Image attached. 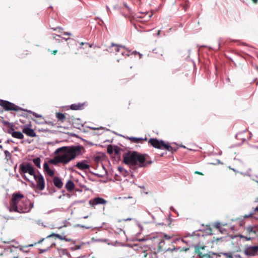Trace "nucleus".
<instances>
[{"instance_id": "393cba45", "label": "nucleus", "mask_w": 258, "mask_h": 258, "mask_svg": "<svg viewBox=\"0 0 258 258\" xmlns=\"http://www.w3.org/2000/svg\"><path fill=\"white\" fill-rule=\"evenodd\" d=\"M163 148L165 149L166 150L173 152V148L168 144H165L164 142L163 145Z\"/></svg>"}, {"instance_id": "dca6fc26", "label": "nucleus", "mask_w": 258, "mask_h": 258, "mask_svg": "<svg viewBox=\"0 0 258 258\" xmlns=\"http://www.w3.org/2000/svg\"><path fill=\"white\" fill-rule=\"evenodd\" d=\"M49 163L54 165H56L58 163H61L64 164V161L61 158L60 154L54 157V158L49 160Z\"/></svg>"}, {"instance_id": "a878e982", "label": "nucleus", "mask_w": 258, "mask_h": 258, "mask_svg": "<svg viewBox=\"0 0 258 258\" xmlns=\"http://www.w3.org/2000/svg\"><path fill=\"white\" fill-rule=\"evenodd\" d=\"M23 111H26L27 112H29V113H31L32 114H33L35 117H37V118H41L42 117V115H40V114H38L32 111H31V110H27V109H23Z\"/></svg>"}, {"instance_id": "f704fd0d", "label": "nucleus", "mask_w": 258, "mask_h": 258, "mask_svg": "<svg viewBox=\"0 0 258 258\" xmlns=\"http://www.w3.org/2000/svg\"><path fill=\"white\" fill-rule=\"evenodd\" d=\"M159 234H162V238L164 237L166 240H169L171 238V237L170 235H168L166 234L160 233Z\"/></svg>"}, {"instance_id": "e433bc0d", "label": "nucleus", "mask_w": 258, "mask_h": 258, "mask_svg": "<svg viewBox=\"0 0 258 258\" xmlns=\"http://www.w3.org/2000/svg\"><path fill=\"white\" fill-rule=\"evenodd\" d=\"M239 236L240 238H244L247 241H249L252 239V238L250 237L245 236L242 235H240Z\"/></svg>"}, {"instance_id": "9b49d317", "label": "nucleus", "mask_w": 258, "mask_h": 258, "mask_svg": "<svg viewBox=\"0 0 258 258\" xmlns=\"http://www.w3.org/2000/svg\"><path fill=\"white\" fill-rule=\"evenodd\" d=\"M149 142L155 148L159 149H163V145L164 143L163 140H159L157 139L151 138L149 140Z\"/></svg>"}, {"instance_id": "20e7f679", "label": "nucleus", "mask_w": 258, "mask_h": 258, "mask_svg": "<svg viewBox=\"0 0 258 258\" xmlns=\"http://www.w3.org/2000/svg\"><path fill=\"white\" fill-rule=\"evenodd\" d=\"M23 198V195L21 193H14L12 195L10 206L8 207L9 211L12 212L17 211V207L19 206L20 201Z\"/></svg>"}, {"instance_id": "69168bd1", "label": "nucleus", "mask_w": 258, "mask_h": 258, "mask_svg": "<svg viewBox=\"0 0 258 258\" xmlns=\"http://www.w3.org/2000/svg\"><path fill=\"white\" fill-rule=\"evenodd\" d=\"M240 135V134H237L236 135V138H237L238 136Z\"/></svg>"}, {"instance_id": "39448f33", "label": "nucleus", "mask_w": 258, "mask_h": 258, "mask_svg": "<svg viewBox=\"0 0 258 258\" xmlns=\"http://www.w3.org/2000/svg\"><path fill=\"white\" fill-rule=\"evenodd\" d=\"M33 206L34 204L33 202L29 200H26L19 204V206L17 207L18 210L15 211V212L19 213L29 212L33 208Z\"/></svg>"}, {"instance_id": "3c124183", "label": "nucleus", "mask_w": 258, "mask_h": 258, "mask_svg": "<svg viewBox=\"0 0 258 258\" xmlns=\"http://www.w3.org/2000/svg\"><path fill=\"white\" fill-rule=\"evenodd\" d=\"M53 38H54V39H55V36L60 37V36H59V35H56V34H53Z\"/></svg>"}, {"instance_id": "4d7b16f0", "label": "nucleus", "mask_w": 258, "mask_h": 258, "mask_svg": "<svg viewBox=\"0 0 258 258\" xmlns=\"http://www.w3.org/2000/svg\"><path fill=\"white\" fill-rule=\"evenodd\" d=\"M23 178H25L26 179V180H28V179L27 178V177H26V175H24V176H23Z\"/></svg>"}, {"instance_id": "e2e57ef3", "label": "nucleus", "mask_w": 258, "mask_h": 258, "mask_svg": "<svg viewBox=\"0 0 258 258\" xmlns=\"http://www.w3.org/2000/svg\"><path fill=\"white\" fill-rule=\"evenodd\" d=\"M56 52H57V50H54V51H53V53L54 54H55Z\"/></svg>"}, {"instance_id": "13d9d810", "label": "nucleus", "mask_w": 258, "mask_h": 258, "mask_svg": "<svg viewBox=\"0 0 258 258\" xmlns=\"http://www.w3.org/2000/svg\"><path fill=\"white\" fill-rule=\"evenodd\" d=\"M88 44L87 43H83V42H82V43H81V45H84V44Z\"/></svg>"}, {"instance_id": "c03bdc74", "label": "nucleus", "mask_w": 258, "mask_h": 258, "mask_svg": "<svg viewBox=\"0 0 258 258\" xmlns=\"http://www.w3.org/2000/svg\"><path fill=\"white\" fill-rule=\"evenodd\" d=\"M106 8L108 13L110 12V10L108 6H106Z\"/></svg>"}, {"instance_id": "a18cd8bd", "label": "nucleus", "mask_w": 258, "mask_h": 258, "mask_svg": "<svg viewBox=\"0 0 258 258\" xmlns=\"http://www.w3.org/2000/svg\"><path fill=\"white\" fill-rule=\"evenodd\" d=\"M64 35L71 36V33H70V32H64Z\"/></svg>"}, {"instance_id": "58836bf2", "label": "nucleus", "mask_w": 258, "mask_h": 258, "mask_svg": "<svg viewBox=\"0 0 258 258\" xmlns=\"http://www.w3.org/2000/svg\"><path fill=\"white\" fill-rule=\"evenodd\" d=\"M81 247H82V245H76L74 248H72V249L74 250L80 249L81 248Z\"/></svg>"}, {"instance_id": "680f3d73", "label": "nucleus", "mask_w": 258, "mask_h": 258, "mask_svg": "<svg viewBox=\"0 0 258 258\" xmlns=\"http://www.w3.org/2000/svg\"><path fill=\"white\" fill-rule=\"evenodd\" d=\"M196 173L197 174H202V173H201L200 172H198V171L196 172Z\"/></svg>"}, {"instance_id": "6ab92c4d", "label": "nucleus", "mask_w": 258, "mask_h": 258, "mask_svg": "<svg viewBox=\"0 0 258 258\" xmlns=\"http://www.w3.org/2000/svg\"><path fill=\"white\" fill-rule=\"evenodd\" d=\"M75 184L71 180H69L66 184V188L69 191L73 190Z\"/></svg>"}, {"instance_id": "0eeeda50", "label": "nucleus", "mask_w": 258, "mask_h": 258, "mask_svg": "<svg viewBox=\"0 0 258 258\" xmlns=\"http://www.w3.org/2000/svg\"><path fill=\"white\" fill-rule=\"evenodd\" d=\"M111 46L114 47V51L116 55L120 54L121 55L125 57L130 55L131 51L126 48L125 46L115 44L113 43L111 44Z\"/></svg>"}, {"instance_id": "ea45409f", "label": "nucleus", "mask_w": 258, "mask_h": 258, "mask_svg": "<svg viewBox=\"0 0 258 258\" xmlns=\"http://www.w3.org/2000/svg\"><path fill=\"white\" fill-rule=\"evenodd\" d=\"M113 152V149L111 147H108L107 148V152L109 154H111Z\"/></svg>"}, {"instance_id": "4468645a", "label": "nucleus", "mask_w": 258, "mask_h": 258, "mask_svg": "<svg viewBox=\"0 0 258 258\" xmlns=\"http://www.w3.org/2000/svg\"><path fill=\"white\" fill-rule=\"evenodd\" d=\"M23 132L28 136L31 137H34L36 136L34 131L30 128L28 125H26L23 126Z\"/></svg>"}, {"instance_id": "1a4fd4ad", "label": "nucleus", "mask_w": 258, "mask_h": 258, "mask_svg": "<svg viewBox=\"0 0 258 258\" xmlns=\"http://www.w3.org/2000/svg\"><path fill=\"white\" fill-rule=\"evenodd\" d=\"M33 176L36 182L37 188L40 190H43L45 187V181L42 174L39 172L37 174L35 173Z\"/></svg>"}, {"instance_id": "603ef678", "label": "nucleus", "mask_w": 258, "mask_h": 258, "mask_svg": "<svg viewBox=\"0 0 258 258\" xmlns=\"http://www.w3.org/2000/svg\"><path fill=\"white\" fill-rule=\"evenodd\" d=\"M166 154V152H165V153H161V154L160 155V157H162V156H163L164 155H165Z\"/></svg>"}, {"instance_id": "423d86ee", "label": "nucleus", "mask_w": 258, "mask_h": 258, "mask_svg": "<svg viewBox=\"0 0 258 258\" xmlns=\"http://www.w3.org/2000/svg\"><path fill=\"white\" fill-rule=\"evenodd\" d=\"M0 105L6 111H15L23 110L21 107L15 105L14 103L10 102L9 101L0 100Z\"/></svg>"}, {"instance_id": "6e6552de", "label": "nucleus", "mask_w": 258, "mask_h": 258, "mask_svg": "<svg viewBox=\"0 0 258 258\" xmlns=\"http://www.w3.org/2000/svg\"><path fill=\"white\" fill-rule=\"evenodd\" d=\"M19 172L20 173H28L31 175H34L35 171L32 166L29 163H21L19 165Z\"/></svg>"}, {"instance_id": "052dcab7", "label": "nucleus", "mask_w": 258, "mask_h": 258, "mask_svg": "<svg viewBox=\"0 0 258 258\" xmlns=\"http://www.w3.org/2000/svg\"><path fill=\"white\" fill-rule=\"evenodd\" d=\"M145 239H140V240H139V241H145Z\"/></svg>"}, {"instance_id": "de8ad7c7", "label": "nucleus", "mask_w": 258, "mask_h": 258, "mask_svg": "<svg viewBox=\"0 0 258 258\" xmlns=\"http://www.w3.org/2000/svg\"><path fill=\"white\" fill-rule=\"evenodd\" d=\"M220 223H216V227L217 228H219V227H220Z\"/></svg>"}, {"instance_id": "09e8293b", "label": "nucleus", "mask_w": 258, "mask_h": 258, "mask_svg": "<svg viewBox=\"0 0 258 258\" xmlns=\"http://www.w3.org/2000/svg\"><path fill=\"white\" fill-rule=\"evenodd\" d=\"M252 1V2L254 3V4H257L258 3V0H251Z\"/></svg>"}, {"instance_id": "c85d7f7f", "label": "nucleus", "mask_w": 258, "mask_h": 258, "mask_svg": "<svg viewBox=\"0 0 258 258\" xmlns=\"http://www.w3.org/2000/svg\"><path fill=\"white\" fill-rule=\"evenodd\" d=\"M246 231L247 233H255V230L252 226H248L246 228Z\"/></svg>"}, {"instance_id": "a211bd4d", "label": "nucleus", "mask_w": 258, "mask_h": 258, "mask_svg": "<svg viewBox=\"0 0 258 258\" xmlns=\"http://www.w3.org/2000/svg\"><path fill=\"white\" fill-rule=\"evenodd\" d=\"M3 251L4 254L7 255L8 258H18V256L12 251L4 250Z\"/></svg>"}, {"instance_id": "7ed1b4c3", "label": "nucleus", "mask_w": 258, "mask_h": 258, "mask_svg": "<svg viewBox=\"0 0 258 258\" xmlns=\"http://www.w3.org/2000/svg\"><path fill=\"white\" fill-rule=\"evenodd\" d=\"M153 238L155 240V243H158V248L159 250H164L163 248V245L165 244V242L164 240L162 239V234H156V236H153ZM166 252V255L169 254V252H171L172 253H177L179 251H181L180 247H174L173 248H168L167 249H164Z\"/></svg>"}, {"instance_id": "6e6d98bb", "label": "nucleus", "mask_w": 258, "mask_h": 258, "mask_svg": "<svg viewBox=\"0 0 258 258\" xmlns=\"http://www.w3.org/2000/svg\"><path fill=\"white\" fill-rule=\"evenodd\" d=\"M160 32H161V30H159L158 33H157V35L158 36H159Z\"/></svg>"}, {"instance_id": "473e14b6", "label": "nucleus", "mask_w": 258, "mask_h": 258, "mask_svg": "<svg viewBox=\"0 0 258 258\" xmlns=\"http://www.w3.org/2000/svg\"><path fill=\"white\" fill-rule=\"evenodd\" d=\"M46 172L50 176L52 177L54 175V172L53 170L49 169L47 171H46Z\"/></svg>"}, {"instance_id": "cd10ccee", "label": "nucleus", "mask_w": 258, "mask_h": 258, "mask_svg": "<svg viewBox=\"0 0 258 258\" xmlns=\"http://www.w3.org/2000/svg\"><path fill=\"white\" fill-rule=\"evenodd\" d=\"M52 236H55V237H56L57 238H58V239H59L60 240H62L63 238V237H62V236H61L59 234L52 233V234H50V235L48 236L47 237V238H48L52 237Z\"/></svg>"}, {"instance_id": "37998d69", "label": "nucleus", "mask_w": 258, "mask_h": 258, "mask_svg": "<svg viewBox=\"0 0 258 258\" xmlns=\"http://www.w3.org/2000/svg\"><path fill=\"white\" fill-rule=\"evenodd\" d=\"M62 240H65L66 241H67V242H69V241H71V239H70V238H66L65 236H64V237H63V239H62Z\"/></svg>"}, {"instance_id": "49530a36", "label": "nucleus", "mask_w": 258, "mask_h": 258, "mask_svg": "<svg viewBox=\"0 0 258 258\" xmlns=\"http://www.w3.org/2000/svg\"><path fill=\"white\" fill-rule=\"evenodd\" d=\"M133 54H136V53H138V54H139V55H140V58L141 57L142 54H140V53H139V52H137V51H133Z\"/></svg>"}, {"instance_id": "aec40b11", "label": "nucleus", "mask_w": 258, "mask_h": 258, "mask_svg": "<svg viewBox=\"0 0 258 258\" xmlns=\"http://www.w3.org/2000/svg\"><path fill=\"white\" fill-rule=\"evenodd\" d=\"M12 137L13 138L18 139H23L24 138L23 134L20 132H15L12 133Z\"/></svg>"}, {"instance_id": "f03ea898", "label": "nucleus", "mask_w": 258, "mask_h": 258, "mask_svg": "<svg viewBox=\"0 0 258 258\" xmlns=\"http://www.w3.org/2000/svg\"><path fill=\"white\" fill-rule=\"evenodd\" d=\"M123 162L125 164L136 166L139 167H145L147 164H151L152 161L146 162L145 155L141 154L136 151L128 152L123 155Z\"/></svg>"}, {"instance_id": "c9c22d12", "label": "nucleus", "mask_w": 258, "mask_h": 258, "mask_svg": "<svg viewBox=\"0 0 258 258\" xmlns=\"http://www.w3.org/2000/svg\"><path fill=\"white\" fill-rule=\"evenodd\" d=\"M55 245V243H52V244L50 245V246H49V247H48L47 248L44 249H40V250L41 252H45V251H47V250L49 249V248H50V247H52V246H53V245Z\"/></svg>"}, {"instance_id": "412c9836", "label": "nucleus", "mask_w": 258, "mask_h": 258, "mask_svg": "<svg viewBox=\"0 0 258 258\" xmlns=\"http://www.w3.org/2000/svg\"><path fill=\"white\" fill-rule=\"evenodd\" d=\"M56 117L57 118L60 120L61 122H64V119L66 118V116L64 114L61 112H57L56 113Z\"/></svg>"}, {"instance_id": "774afa93", "label": "nucleus", "mask_w": 258, "mask_h": 258, "mask_svg": "<svg viewBox=\"0 0 258 258\" xmlns=\"http://www.w3.org/2000/svg\"><path fill=\"white\" fill-rule=\"evenodd\" d=\"M190 238H191V239H193V238H194V236H190Z\"/></svg>"}, {"instance_id": "f8f14e48", "label": "nucleus", "mask_w": 258, "mask_h": 258, "mask_svg": "<svg viewBox=\"0 0 258 258\" xmlns=\"http://www.w3.org/2000/svg\"><path fill=\"white\" fill-rule=\"evenodd\" d=\"M107 201L102 198L96 197L89 201V204L90 206L94 207L97 205L105 204Z\"/></svg>"}, {"instance_id": "338daca9", "label": "nucleus", "mask_w": 258, "mask_h": 258, "mask_svg": "<svg viewBox=\"0 0 258 258\" xmlns=\"http://www.w3.org/2000/svg\"><path fill=\"white\" fill-rule=\"evenodd\" d=\"M88 217V216H84V219H86V218H87Z\"/></svg>"}, {"instance_id": "bb28decb", "label": "nucleus", "mask_w": 258, "mask_h": 258, "mask_svg": "<svg viewBox=\"0 0 258 258\" xmlns=\"http://www.w3.org/2000/svg\"><path fill=\"white\" fill-rule=\"evenodd\" d=\"M128 139L132 141L134 143H138L140 141L143 140L142 138H136V137H130L128 138Z\"/></svg>"}, {"instance_id": "864d4df0", "label": "nucleus", "mask_w": 258, "mask_h": 258, "mask_svg": "<svg viewBox=\"0 0 258 258\" xmlns=\"http://www.w3.org/2000/svg\"><path fill=\"white\" fill-rule=\"evenodd\" d=\"M114 151L115 153V154H118V151L117 150V149H114Z\"/></svg>"}, {"instance_id": "5701e85b", "label": "nucleus", "mask_w": 258, "mask_h": 258, "mask_svg": "<svg viewBox=\"0 0 258 258\" xmlns=\"http://www.w3.org/2000/svg\"><path fill=\"white\" fill-rule=\"evenodd\" d=\"M80 121V120L79 118L75 120L74 122H73L74 126L75 127L80 129L81 127L83 126V124L82 123L78 122Z\"/></svg>"}, {"instance_id": "9d476101", "label": "nucleus", "mask_w": 258, "mask_h": 258, "mask_svg": "<svg viewBox=\"0 0 258 258\" xmlns=\"http://www.w3.org/2000/svg\"><path fill=\"white\" fill-rule=\"evenodd\" d=\"M244 253L246 256H253L258 253V245L255 246H247L244 249Z\"/></svg>"}, {"instance_id": "2eb2a0df", "label": "nucleus", "mask_w": 258, "mask_h": 258, "mask_svg": "<svg viewBox=\"0 0 258 258\" xmlns=\"http://www.w3.org/2000/svg\"><path fill=\"white\" fill-rule=\"evenodd\" d=\"M198 256L200 258H214V256H219L220 255H217L216 253H214L213 252H209L207 253H203L202 252L199 251L198 253Z\"/></svg>"}, {"instance_id": "b1692460", "label": "nucleus", "mask_w": 258, "mask_h": 258, "mask_svg": "<svg viewBox=\"0 0 258 258\" xmlns=\"http://www.w3.org/2000/svg\"><path fill=\"white\" fill-rule=\"evenodd\" d=\"M81 107H82V104L80 103H79L78 104H73L71 105V109L74 110H79L81 108Z\"/></svg>"}, {"instance_id": "7c9ffc66", "label": "nucleus", "mask_w": 258, "mask_h": 258, "mask_svg": "<svg viewBox=\"0 0 258 258\" xmlns=\"http://www.w3.org/2000/svg\"><path fill=\"white\" fill-rule=\"evenodd\" d=\"M57 250L60 253H62V254H70L66 249H62V248H58Z\"/></svg>"}, {"instance_id": "8fccbe9b", "label": "nucleus", "mask_w": 258, "mask_h": 258, "mask_svg": "<svg viewBox=\"0 0 258 258\" xmlns=\"http://www.w3.org/2000/svg\"><path fill=\"white\" fill-rule=\"evenodd\" d=\"M10 142H13V141L12 140H10V139H8L7 142H6V143H10Z\"/></svg>"}, {"instance_id": "0e129e2a", "label": "nucleus", "mask_w": 258, "mask_h": 258, "mask_svg": "<svg viewBox=\"0 0 258 258\" xmlns=\"http://www.w3.org/2000/svg\"><path fill=\"white\" fill-rule=\"evenodd\" d=\"M152 17V15H149L148 18H150Z\"/></svg>"}, {"instance_id": "72a5a7b5", "label": "nucleus", "mask_w": 258, "mask_h": 258, "mask_svg": "<svg viewBox=\"0 0 258 258\" xmlns=\"http://www.w3.org/2000/svg\"><path fill=\"white\" fill-rule=\"evenodd\" d=\"M49 169H50L49 165L47 162H45L43 164V169L44 171L46 172Z\"/></svg>"}, {"instance_id": "bf43d9fd", "label": "nucleus", "mask_w": 258, "mask_h": 258, "mask_svg": "<svg viewBox=\"0 0 258 258\" xmlns=\"http://www.w3.org/2000/svg\"><path fill=\"white\" fill-rule=\"evenodd\" d=\"M0 149L1 150H3V146L2 145H0Z\"/></svg>"}, {"instance_id": "a19ab883", "label": "nucleus", "mask_w": 258, "mask_h": 258, "mask_svg": "<svg viewBox=\"0 0 258 258\" xmlns=\"http://www.w3.org/2000/svg\"><path fill=\"white\" fill-rule=\"evenodd\" d=\"M76 227H82V228H85L86 229H89L90 227H86L84 225H81V224H77L76 225Z\"/></svg>"}, {"instance_id": "f257e3e1", "label": "nucleus", "mask_w": 258, "mask_h": 258, "mask_svg": "<svg viewBox=\"0 0 258 258\" xmlns=\"http://www.w3.org/2000/svg\"><path fill=\"white\" fill-rule=\"evenodd\" d=\"M83 149V147L80 145L63 146L57 148L54 152V154L60 153V155L64 161V164H67L77 156L82 155Z\"/></svg>"}, {"instance_id": "5fc2aeb1", "label": "nucleus", "mask_w": 258, "mask_h": 258, "mask_svg": "<svg viewBox=\"0 0 258 258\" xmlns=\"http://www.w3.org/2000/svg\"><path fill=\"white\" fill-rule=\"evenodd\" d=\"M118 169L121 171L122 170H123V168L121 167H118Z\"/></svg>"}, {"instance_id": "79ce46f5", "label": "nucleus", "mask_w": 258, "mask_h": 258, "mask_svg": "<svg viewBox=\"0 0 258 258\" xmlns=\"http://www.w3.org/2000/svg\"><path fill=\"white\" fill-rule=\"evenodd\" d=\"M224 254L226 255L229 258H232L233 257L232 256L231 253H224Z\"/></svg>"}, {"instance_id": "4c0bfd02", "label": "nucleus", "mask_w": 258, "mask_h": 258, "mask_svg": "<svg viewBox=\"0 0 258 258\" xmlns=\"http://www.w3.org/2000/svg\"><path fill=\"white\" fill-rule=\"evenodd\" d=\"M14 128H13V126L12 125L11 127L8 130V133L10 134H11L12 135L13 132H15Z\"/></svg>"}, {"instance_id": "4be33fe9", "label": "nucleus", "mask_w": 258, "mask_h": 258, "mask_svg": "<svg viewBox=\"0 0 258 258\" xmlns=\"http://www.w3.org/2000/svg\"><path fill=\"white\" fill-rule=\"evenodd\" d=\"M33 162L34 163V164L35 165V166L38 168H41V160H40V158L39 157H37L35 159H33Z\"/></svg>"}, {"instance_id": "ddd939ff", "label": "nucleus", "mask_w": 258, "mask_h": 258, "mask_svg": "<svg viewBox=\"0 0 258 258\" xmlns=\"http://www.w3.org/2000/svg\"><path fill=\"white\" fill-rule=\"evenodd\" d=\"M76 167L81 170H87L90 168V166L87 163V161L86 160H82V161L78 162L76 164Z\"/></svg>"}, {"instance_id": "c756f323", "label": "nucleus", "mask_w": 258, "mask_h": 258, "mask_svg": "<svg viewBox=\"0 0 258 258\" xmlns=\"http://www.w3.org/2000/svg\"><path fill=\"white\" fill-rule=\"evenodd\" d=\"M4 153H5V155L6 157V159H7V161H8L9 160H10L11 158V157H12L11 154L8 151H7V150L5 151Z\"/></svg>"}, {"instance_id": "2f4dec72", "label": "nucleus", "mask_w": 258, "mask_h": 258, "mask_svg": "<svg viewBox=\"0 0 258 258\" xmlns=\"http://www.w3.org/2000/svg\"><path fill=\"white\" fill-rule=\"evenodd\" d=\"M256 212H258V206H256L252 212L250 213L248 215L245 216V217H249L253 215Z\"/></svg>"}, {"instance_id": "f3484780", "label": "nucleus", "mask_w": 258, "mask_h": 258, "mask_svg": "<svg viewBox=\"0 0 258 258\" xmlns=\"http://www.w3.org/2000/svg\"><path fill=\"white\" fill-rule=\"evenodd\" d=\"M53 184L55 187L60 189L63 186V183L61 180L60 178L58 177H54L53 179Z\"/></svg>"}]
</instances>
